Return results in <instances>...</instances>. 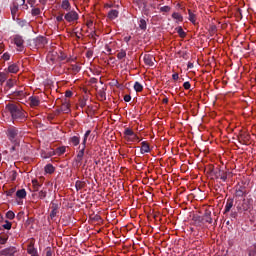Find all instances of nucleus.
Here are the masks:
<instances>
[{
    "label": "nucleus",
    "mask_w": 256,
    "mask_h": 256,
    "mask_svg": "<svg viewBox=\"0 0 256 256\" xmlns=\"http://www.w3.org/2000/svg\"><path fill=\"white\" fill-rule=\"evenodd\" d=\"M60 109H61L62 113H69V111H71L69 109V104H67V103L62 104Z\"/></svg>",
    "instance_id": "42"
},
{
    "label": "nucleus",
    "mask_w": 256,
    "mask_h": 256,
    "mask_svg": "<svg viewBox=\"0 0 256 256\" xmlns=\"http://www.w3.org/2000/svg\"><path fill=\"white\" fill-rule=\"evenodd\" d=\"M5 109L17 123H25V121H27V112L18 104L8 103Z\"/></svg>",
    "instance_id": "1"
},
{
    "label": "nucleus",
    "mask_w": 256,
    "mask_h": 256,
    "mask_svg": "<svg viewBox=\"0 0 256 256\" xmlns=\"http://www.w3.org/2000/svg\"><path fill=\"white\" fill-rule=\"evenodd\" d=\"M13 193H15V188L9 189V190L6 192V195H7L8 197H11V196H13Z\"/></svg>",
    "instance_id": "57"
},
{
    "label": "nucleus",
    "mask_w": 256,
    "mask_h": 256,
    "mask_svg": "<svg viewBox=\"0 0 256 256\" xmlns=\"http://www.w3.org/2000/svg\"><path fill=\"white\" fill-rule=\"evenodd\" d=\"M65 151H67V148L65 146H61L56 148L54 150V155H58V157H61V155H64Z\"/></svg>",
    "instance_id": "21"
},
{
    "label": "nucleus",
    "mask_w": 256,
    "mask_h": 256,
    "mask_svg": "<svg viewBox=\"0 0 256 256\" xmlns=\"http://www.w3.org/2000/svg\"><path fill=\"white\" fill-rule=\"evenodd\" d=\"M3 229H6L7 231H11V227H13V224L9 222V220H5V224L2 225Z\"/></svg>",
    "instance_id": "40"
},
{
    "label": "nucleus",
    "mask_w": 256,
    "mask_h": 256,
    "mask_svg": "<svg viewBox=\"0 0 256 256\" xmlns=\"http://www.w3.org/2000/svg\"><path fill=\"white\" fill-rule=\"evenodd\" d=\"M44 171L49 175H53V173H55V167L52 166V164H47L44 168Z\"/></svg>",
    "instance_id": "27"
},
{
    "label": "nucleus",
    "mask_w": 256,
    "mask_h": 256,
    "mask_svg": "<svg viewBox=\"0 0 256 256\" xmlns=\"http://www.w3.org/2000/svg\"><path fill=\"white\" fill-rule=\"evenodd\" d=\"M6 136L13 145H19V137H21L19 128L15 126H9L6 130Z\"/></svg>",
    "instance_id": "2"
},
{
    "label": "nucleus",
    "mask_w": 256,
    "mask_h": 256,
    "mask_svg": "<svg viewBox=\"0 0 256 256\" xmlns=\"http://www.w3.org/2000/svg\"><path fill=\"white\" fill-rule=\"evenodd\" d=\"M238 140H239V143H241L242 145H247V143L245 142V136L243 134L238 136Z\"/></svg>",
    "instance_id": "51"
},
{
    "label": "nucleus",
    "mask_w": 256,
    "mask_h": 256,
    "mask_svg": "<svg viewBox=\"0 0 256 256\" xmlns=\"http://www.w3.org/2000/svg\"><path fill=\"white\" fill-rule=\"evenodd\" d=\"M124 101H125L126 103H129V101H131V95H125V96H124Z\"/></svg>",
    "instance_id": "61"
},
{
    "label": "nucleus",
    "mask_w": 256,
    "mask_h": 256,
    "mask_svg": "<svg viewBox=\"0 0 256 256\" xmlns=\"http://www.w3.org/2000/svg\"><path fill=\"white\" fill-rule=\"evenodd\" d=\"M58 214H59L58 210H51L48 219H51V221H55V218L57 217Z\"/></svg>",
    "instance_id": "35"
},
{
    "label": "nucleus",
    "mask_w": 256,
    "mask_h": 256,
    "mask_svg": "<svg viewBox=\"0 0 256 256\" xmlns=\"http://www.w3.org/2000/svg\"><path fill=\"white\" fill-rule=\"evenodd\" d=\"M124 138L128 143H135L137 141V134L131 128H126L124 130Z\"/></svg>",
    "instance_id": "5"
},
{
    "label": "nucleus",
    "mask_w": 256,
    "mask_h": 256,
    "mask_svg": "<svg viewBox=\"0 0 256 256\" xmlns=\"http://www.w3.org/2000/svg\"><path fill=\"white\" fill-rule=\"evenodd\" d=\"M32 185H33L34 191H39L41 184H39V181L37 179L32 180Z\"/></svg>",
    "instance_id": "38"
},
{
    "label": "nucleus",
    "mask_w": 256,
    "mask_h": 256,
    "mask_svg": "<svg viewBox=\"0 0 256 256\" xmlns=\"http://www.w3.org/2000/svg\"><path fill=\"white\" fill-rule=\"evenodd\" d=\"M66 97H73V92L71 90H67L65 93Z\"/></svg>",
    "instance_id": "62"
},
{
    "label": "nucleus",
    "mask_w": 256,
    "mask_h": 256,
    "mask_svg": "<svg viewBox=\"0 0 256 256\" xmlns=\"http://www.w3.org/2000/svg\"><path fill=\"white\" fill-rule=\"evenodd\" d=\"M141 145H142L140 149L141 155H145V153H151V147L149 146V143L147 141H143Z\"/></svg>",
    "instance_id": "12"
},
{
    "label": "nucleus",
    "mask_w": 256,
    "mask_h": 256,
    "mask_svg": "<svg viewBox=\"0 0 256 256\" xmlns=\"http://www.w3.org/2000/svg\"><path fill=\"white\" fill-rule=\"evenodd\" d=\"M183 87H184V89L189 90V89H191V83L189 81L184 82Z\"/></svg>",
    "instance_id": "59"
},
{
    "label": "nucleus",
    "mask_w": 256,
    "mask_h": 256,
    "mask_svg": "<svg viewBox=\"0 0 256 256\" xmlns=\"http://www.w3.org/2000/svg\"><path fill=\"white\" fill-rule=\"evenodd\" d=\"M172 19H176V21L183 22V16L179 14L178 12H174L172 14Z\"/></svg>",
    "instance_id": "36"
},
{
    "label": "nucleus",
    "mask_w": 256,
    "mask_h": 256,
    "mask_svg": "<svg viewBox=\"0 0 256 256\" xmlns=\"http://www.w3.org/2000/svg\"><path fill=\"white\" fill-rule=\"evenodd\" d=\"M16 197L18 199H25V197H27V191L25 189L17 190Z\"/></svg>",
    "instance_id": "23"
},
{
    "label": "nucleus",
    "mask_w": 256,
    "mask_h": 256,
    "mask_svg": "<svg viewBox=\"0 0 256 256\" xmlns=\"http://www.w3.org/2000/svg\"><path fill=\"white\" fill-rule=\"evenodd\" d=\"M139 27L142 31H145V29H147V21H145V19H141L139 21Z\"/></svg>",
    "instance_id": "41"
},
{
    "label": "nucleus",
    "mask_w": 256,
    "mask_h": 256,
    "mask_svg": "<svg viewBox=\"0 0 256 256\" xmlns=\"http://www.w3.org/2000/svg\"><path fill=\"white\" fill-rule=\"evenodd\" d=\"M50 205H51L52 211H59V209L61 207V205H59V202H57V201H52L50 203Z\"/></svg>",
    "instance_id": "33"
},
{
    "label": "nucleus",
    "mask_w": 256,
    "mask_h": 256,
    "mask_svg": "<svg viewBox=\"0 0 256 256\" xmlns=\"http://www.w3.org/2000/svg\"><path fill=\"white\" fill-rule=\"evenodd\" d=\"M27 253L31 256L37 255V248H35L33 243H30L27 248Z\"/></svg>",
    "instance_id": "20"
},
{
    "label": "nucleus",
    "mask_w": 256,
    "mask_h": 256,
    "mask_svg": "<svg viewBox=\"0 0 256 256\" xmlns=\"http://www.w3.org/2000/svg\"><path fill=\"white\" fill-rule=\"evenodd\" d=\"M2 59H4V61H9L11 59V54L8 52L4 53Z\"/></svg>",
    "instance_id": "54"
},
{
    "label": "nucleus",
    "mask_w": 256,
    "mask_h": 256,
    "mask_svg": "<svg viewBox=\"0 0 256 256\" xmlns=\"http://www.w3.org/2000/svg\"><path fill=\"white\" fill-rule=\"evenodd\" d=\"M79 105H80L81 109H83L84 107L87 106V100L86 99L80 100Z\"/></svg>",
    "instance_id": "55"
},
{
    "label": "nucleus",
    "mask_w": 256,
    "mask_h": 256,
    "mask_svg": "<svg viewBox=\"0 0 256 256\" xmlns=\"http://www.w3.org/2000/svg\"><path fill=\"white\" fill-rule=\"evenodd\" d=\"M18 25H19V27H25L27 25V21L26 20H19Z\"/></svg>",
    "instance_id": "58"
},
{
    "label": "nucleus",
    "mask_w": 256,
    "mask_h": 256,
    "mask_svg": "<svg viewBox=\"0 0 256 256\" xmlns=\"http://www.w3.org/2000/svg\"><path fill=\"white\" fill-rule=\"evenodd\" d=\"M176 31H177L179 37H181V39H185L187 37V33L183 30V27H181V26L177 27Z\"/></svg>",
    "instance_id": "30"
},
{
    "label": "nucleus",
    "mask_w": 256,
    "mask_h": 256,
    "mask_svg": "<svg viewBox=\"0 0 256 256\" xmlns=\"http://www.w3.org/2000/svg\"><path fill=\"white\" fill-rule=\"evenodd\" d=\"M216 179H221L222 181H227V172L221 170L220 168L216 169L214 172Z\"/></svg>",
    "instance_id": "11"
},
{
    "label": "nucleus",
    "mask_w": 256,
    "mask_h": 256,
    "mask_svg": "<svg viewBox=\"0 0 256 256\" xmlns=\"http://www.w3.org/2000/svg\"><path fill=\"white\" fill-rule=\"evenodd\" d=\"M58 59L60 61H65V59H67V54L60 52V55H58Z\"/></svg>",
    "instance_id": "52"
},
{
    "label": "nucleus",
    "mask_w": 256,
    "mask_h": 256,
    "mask_svg": "<svg viewBox=\"0 0 256 256\" xmlns=\"http://www.w3.org/2000/svg\"><path fill=\"white\" fill-rule=\"evenodd\" d=\"M13 41L16 47H18L17 51L22 52L25 49V40H23V36L15 35Z\"/></svg>",
    "instance_id": "6"
},
{
    "label": "nucleus",
    "mask_w": 256,
    "mask_h": 256,
    "mask_svg": "<svg viewBox=\"0 0 256 256\" xmlns=\"http://www.w3.org/2000/svg\"><path fill=\"white\" fill-rule=\"evenodd\" d=\"M56 21L58 23H62V21H65V17L63 16V14L56 16Z\"/></svg>",
    "instance_id": "53"
},
{
    "label": "nucleus",
    "mask_w": 256,
    "mask_h": 256,
    "mask_svg": "<svg viewBox=\"0 0 256 256\" xmlns=\"http://www.w3.org/2000/svg\"><path fill=\"white\" fill-rule=\"evenodd\" d=\"M193 221L195 225H198V226L204 225L203 216H194Z\"/></svg>",
    "instance_id": "31"
},
{
    "label": "nucleus",
    "mask_w": 256,
    "mask_h": 256,
    "mask_svg": "<svg viewBox=\"0 0 256 256\" xmlns=\"http://www.w3.org/2000/svg\"><path fill=\"white\" fill-rule=\"evenodd\" d=\"M33 44L37 49L43 48L44 45H47V38L43 36H38L33 40Z\"/></svg>",
    "instance_id": "7"
},
{
    "label": "nucleus",
    "mask_w": 256,
    "mask_h": 256,
    "mask_svg": "<svg viewBox=\"0 0 256 256\" xmlns=\"http://www.w3.org/2000/svg\"><path fill=\"white\" fill-rule=\"evenodd\" d=\"M12 95L15 99H23L25 97V92L23 90L14 91Z\"/></svg>",
    "instance_id": "24"
},
{
    "label": "nucleus",
    "mask_w": 256,
    "mask_h": 256,
    "mask_svg": "<svg viewBox=\"0 0 256 256\" xmlns=\"http://www.w3.org/2000/svg\"><path fill=\"white\" fill-rule=\"evenodd\" d=\"M44 252L46 253V256H53V253H54L53 248H51V247H47L44 250Z\"/></svg>",
    "instance_id": "47"
},
{
    "label": "nucleus",
    "mask_w": 256,
    "mask_h": 256,
    "mask_svg": "<svg viewBox=\"0 0 256 256\" xmlns=\"http://www.w3.org/2000/svg\"><path fill=\"white\" fill-rule=\"evenodd\" d=\"M20 5H25V0H16L10 7L12 16L15 17L17 15V11H19V6Z\"/></svg>",
    "instance_id": "9"
},
{
    "label": "nucleus",
    "mask_w": 256,
    "mask_h": 256,
    "mask_svg": "<svg viewBox=\"0 0 256 256\" xmlns=\"http://www.w3.org/2000/svg\"><path fill=\"white\" fill-rule=\"evenodd\" d=\"M161 13H169L171 11V7L169 6H163L160 8Z\"/></svg>",
    "instance_id": "49"
},
{
    "label": "nucleus",
    "mask_w": 256,
    "mask_h": 256,
    "mask_svg": "<svg viewBox=\"0 0 256 256\" xmlns=\"http://www.w3.org/2000/svg\"><path fill=\"white\" fill-rule=\"evenodd\" d=\"M45 197H47V190H41L39 192V198L40 199H45Z\"/></svg>",
    "instance_id": "50"
},
{
    "label": "nucleus",
    "mask_w": 256,
    "mask_h": 256,
    "mask_svg": "<svg viewBox=\"0 0 256 256\" xmlns=\"http://www.w3.org/2000/svg\"><path fill=\"white\" fill-rule=\"evenodd\" d=\"M143 61L145 65H148V67H153V65H155V57L151 54H145L143 56Z\"/></svg>",
    "instance_id": "10"
},
{
    "label": "nucleus",
    "mask_w": 256,
    "mask_h": 256,
    "mask_svg": "<svg viewBox=\"0 0 256 256\" xmlns=\"http://www.w3.org/2000/svg\"><path fill=\"white\" fill-rule=\"evenodd\" d=\"M245 195H247V188L245 186L236 188V197H245Z\"/></svg>",
    "instance_id": "14"
},
{
    "label": "nucleus",
    "mask_w": 256,
    "mask_h": 256,
    "mask_svg": "<svg viewBox=\"0 0 256 256\" xmlns=\"http://www.w3.org/2000/svg\"><path fill=\"white\" fill-rule=\"evenodd\" d=\"M242 210L243 211H248L249 210V202H247L246 200H243Z\"/></svg>",
    "instance_id": "48"
},
{
    "label": "nucleus",
    "mask_w": 256,
    "mask_h": 256,
    "mask_svg": "<svg viewBox=\"0 0 256 256\" xmlns=\"http://www.w3.org/2000/svg\"><path fill=\"white\" fill-rule=\"evenodd\" d=\"M202 219H203V223H213V218L211 217V211L209 210H206L204 215L202 216Z\"/></svg>",
    "instance_id": "13"
},
{
    "label": "nucleus",
    "mask_w": 256,
    "mask_h": 256,
    "mask_svg": "<svg viewBox=\"0 0 256 256\" xmlns=\"http://www.w3.org/2000/svg\"><path fill=\"white\" fill-rule=\"evenodd\" d=\"M32 17H37L38 15H41V9L40 8H33L31 10Z\"/></svg>",
    "instance_id": "39"
},
{
    "label": "nucleus",
    "mask_w": 256,
    "mask_h": 256,
    "mask_svg": "<svg viewBox=\"0 0 256 256\" xmlns=\"http://www.w3.org/2000/svg\"><path fill=\"white\" fill-rule=\"evenodd\" d=\"M125 57H127V52H125V50H121L118 54H117V59H125Z\"/></svg>",
    "instance_id": "44"
},
{
    "label": "nucleus",
    "mask_w": 256,
    "mask_h": 256,
    "mask_svg": "<svg viewBox=\"0 0 256 256\" xmlns=\"http://www.w3.org/2000/svg\"><path fill=\"white\" fill-rule=\"evenodd\" d=\"M6 73H19V64H11L8 66Z\"/></svg>",
    "instance_id": "17"
},
{
    "label": "nucleus",
    "mask_w": 256,
    "mask_h": 256,
    "mask_svg": "<svg viewBox=\"0 0 256 256\" xmlns=\"http://www.w3.org/2000/svg\"><path fill=\"white\" fill-rule=\"evenodd\" d=\"M233 208V199H228L225 205L224 213H229L231 209Z\"/></svg>",
    "instance_id": "26"
},
{
    "label": "nucleus",
    "mask_w": 256,
    "mask_h": 256,
    "mask_svg": "<svg viewBox=\"0 0 256 256\" xmlns=\"http://www.w3.org/2000/svg\"><path fill=\"white\" fill-rule=\"evenodd\" d=\"M81 143V138L79 136H72L69 138V144L73 147H77Z\"/></svg>",
    "instance_id": "16"
},
{
    "label": "nucleus",
    "mask_w": 256,
    "mask_h": 256,
    "mask_svg": "<svg viewBox=\"0 0 256 256\" xmlns=\"http://www.w3.org/2000/svg\"><path fill=\"white\" fill-rule=\"evenodd\" d=\"M7 81V72H0V83H5Z\"/></svg>",
    "instance_id": "43"
},
{
    "label": "nucleus",
    "mask_w": 256,
    "mask_h": 256,
    "mask_svg": "<svg viewBox=\"0 0 256 256\" xmlns=\"http://www.w3.org/2000/svg\"><path fill=\"white\" fill-rule=\"evenodd\" d=\"M108 17L113 20V19H117L119 17V11L117 10H110L108 12Z\"/></svg>",
    "instance_id": "29"
},
{
    "label": "nucleus",
    "mask_w": 256,
    "mask_h": 256,
    "mask_svg": "<svg viewBox=\"0 0 256 256\" xmlns=\"http://www.w3.org/2000/svg\"><path fill=\"white\" fill-rule=\"evenodd\" d=\"M54 155H55L54 150H51L49 152L42 151V153H41V157H43V159H49L50 157H53Z\"/></svg>",
    "instance_id": "28"
},
{
    "label": "nucleus",
    "mask_w": 256,
    "mask_h": 256,
    "mask_svg": "<svg viewBox=\"0 0 256 256\" xmlns=\"http://www.w3.org/2000/svg\"><path fill=\"white\" fill-rule=\"evenodd\" d=\"M9 240V236L7 234L1 235L0 234V245H5L7 241Z\"/></svg>",
    "instance_id": "37"
},
{
    "label": "nucleus",
    "mask_w": 256,
    "mask_h": 256,
    "mask_svg": "<svg viewBox=\"0 0 256 256\" xmlns=\"http://www.w3.org/2000/svg\"><path fill=\"white\" fill-rule=\"evenodd\" d=\"M61 8L64 9V11H71V3L69 0H63L61 3Z\"/></svg>",
    "instance_id": "22"
},
{
    "label": "nucleus",
    "mask_w": 256,
    "mask_h": 256,
    "mask_svg": "<svg viewBox=\"0 0 256 256\" xmlns=\"http://www.w3.org/2000/svg\"><path fill=\"white\" fill-rule=\"evenodd\" d=\"M6 218L7 219H10V220H13V219H15V212H13V211H8L7 213H6Z\"/></svg>",
    "instance_id": "46"
},
{
    "label": "nucleus",
    "mask_w": 256,
    "mask_h": 256,
    "mask_svg": "<svg viewBox=\"0 0 256 256\" xmlns=\"http://www.w3.org/2000/svg\"><path fill=\"white\" fill-rule=\"evenodd\" d=\"M248 256H256V247H253L249 250Z\"/></svg>",
    "instance_id": "56"
},
{
    "label": "nucleus",
    "mask_w": 256,
    "mask_h": 256,
    "mask_svg": "<svg viewBox=\"0 0 256 256\" xmlns=\"http://www.w3.org/2000/svg\"><path fill=\"white\" fill-rule=\"evenodd\" d=\"M188 15L189 21L193 23V25H195V23L197 22V15H195L191 10H188Z\"/></svg>",
    "instance_id": "25"
},
{
    "label": "nucleus",
    "mask_w": 256,
    "mask_h": 256,
    "mask_svg": "<svg viewBox=\"0 0 256 256\" xmlns=\"http://www.w3.org/2000/svg\"><path fill=\"white\" fill-rule=\"evenodd\" d=\"M30 106L31 107H39L41 100H39V97L37 96H31L29 97Z\"/></svg>",
    "instance_id": "15"
},
{
    "label": "nucleus",
    "mask_w": 256,
    "mask_h": 256,
    "mask_svg": "<svg viewBox=\"0 0 256 256\" xmlns=\"http://www.w3.org/2000/svg\"><path fill=\"white\" fill-rule=\"evenodd\" d=\"M16 253H17V248L10 246L0 251V256H15Z\"/></svg>",
    "instance_id": "8"
},
{
    "label": "nucleus",
    "mask_w": 256,
    "mask_h": 256,
    "mask_svg": "<svg viewBox=\"0 0 256 256\" xmlns=\"http://www.w3.org/2000/svg\"><path fill=\"white\" fill-rule=\"evenodd\" d=\"M6 87H7L8 89H12V87H15V82H14V80H13V79L7 80V82H6Z\"/></svg>",
    "instance_id": "45"
},
{
    "label": "nucleus",
    "mask_w": 256,
    "mask_h": 256,
    "mask_svg": "<svg viewBox=\"0 0 256 256\" xmlns=\"http://www.w3.org/2000/svg\"><path fill=\"white\" fill-rule=\"evenodd\" d=\"M86 57H88V59L93 57V51H87Z\"/></svg>",
    "instance_id": "64"
},
{
    "label": "nucleus",
    "mask_w": 256,
    "mask_h": 256,
    "mask_svg": "<svg viewBox=\"0 0 256 256\" xmlns=\"http://www.w3.org/2000/svg\"><path fill=\"white\" fill-rule=\"evenodd\" d=\"M37 0H28L27 3L30 5V7H34Z\"/></svg>",
    "instance_id": "60"
},
{
    "label": "nucleus",
    "mask_w": 256,
    "mask_h": 256,
    "mask_svg": "<svg viewBox=\"0 0 256 256\" xmlns=\"http://www.w3.org/2000/svg\"><path fill=\"white\" fill-rule=\"evenodd\" d=\"M134 90L136 91V93H141V91H143V85L139 82H135Z\"/></svg>",
    "instance_id": "34"
},
{
    "label": "nucleus",
    "mask_w": 256,
    "mask_h": 256,
    "mask_svg": "<svg viewBox=\"0 0 256 256\" xmlns=\"http://www.w3.org/2000/svg\"><path fill=\"white\" fill-rule=\"evenodd\" d=\"M172 79H173L174 81H177V80L179 79V74H178V73H174V74L172 75Z\"/></svg>",
    "instance_id": "63"
},
{
    "label": "nucleus",
    "mask_w": 256,
    "mask_h": 256,
    "mask_svg": "<svg viewBox=\"0 0 256 256\" xmlns=\"http://www.w3.org/2000/svg\"><path fill=\"white\" fill-rule=\"evenodd\" d=\"M65 21L67 23H75V21H79V13L75 10H69L65 15H64Z\"/></svg>",
    "instance_id": "4"
},
{
    "label": "nucleus",
    "mask_w": 256,
    "mask_h": 256,
    "mask_svg": "<svg viewBox=\"0 0 256 256\" xmlns=\"http://www.w3.org/2000/svg\"><path fill=\"white\" fill-rule=\"evenodd\" d=\"M70 69L72 70V73L74 75H77V73H79V71H81V67L77 64H71Z\"/></svg>",
    "instance_id": "32"
},
{
    "label": "nucleus",
    "mask_w": 256,
    "mask_h": 256,
    "mask_svg": "<svg viewBox=\"0 0 256 256\" xmlns=\"http://www.w3.org/2000/svg\"><path fill=\"white\" fill-rule=\"evenodd\" d=\"M76 191H81V189H85L87 187V183L85 181L77 180L75 182Z\"/></svg>",
    "instance_id": "19"
},
{
    "label": "nucleus",
    "mask_w": 256,
    "mask_h": 256,
    "mask_svg": "<svg viewBox=\"0 0 256 256\" xmlns=\"http://www.w3.org/2000/svg\"><path fill=\"white\" fill-rule=\"evenodd\" d=\"M89 135H91V130H87L85 132L82 140V148L78 151V154L76 156V163L78 166H81V163L83 162V157L85 156V149L87 147V139L89 138Z\"/></svg>",
    "instance_id": "3"
},
{
    "label": "nucleus",
    "mask_w": 256,
    "mask_h": 256,
    "mask_svg": "<svg viewBox=\"0 0 256 256\" xmlns=\"http://www.w3.org/2000/svg\"><path fill=\"white\" fill-rule=\"evenodd\" d=\"M105 91H107V87H103L98 90V97L100 98V101H105L107 99V94Z\"/></svg>",
    "instance_id": "18"
}]
</instances>
